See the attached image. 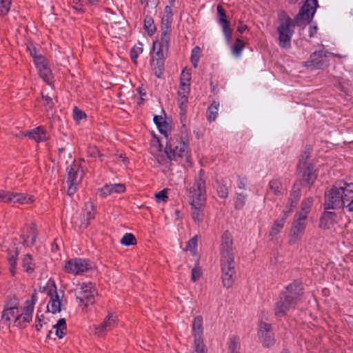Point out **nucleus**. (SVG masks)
Returning <instances> with one entry per match:
<instances>
[{
  "instance_id": "obj_34",
  "label": "nucleus",
  "mask_w": 353,
  "mask_h": 353,
  "mask_svg": "<svg viewBox=\"0 0 353 353\" xmlns=\"http://www.w3.org/2000/svg\"><path fill=\"white\" fill-rule=\"evenodd\" d=\"M245 43L240 39H236L235 42L233 44H231V52L232 54L236 57L239 58L242 52L244 49Z\"/></svg>"
},
{
  "instance_id": "obj_22",
  "label": "nucleus",
  "mask_w": 353,
  "mask_h": 353,
  "mask_svg": "<svg viewBox=\"0 0 353 353\" xmlns=\"http://www.w3.org/2000/svg\"><path fill=\"white\" fill-rule=\"evenodd\" d=\"M95 210L94 204L92 202H87L85 204L83 212L81 216L80 228L85 229L90 224L92 220L94 219Z\"/></svg>"
},
{
  "instance_id": "obj_23",
  "label": "nucleus",
  "mask_w": 353,
  "mask_h": 353,
  "mask_svg": "<svg viewBox=\"0 0 353 353\" xmlns=\"http://www.w3.org/2000/svg\"><path fill=\"white\" fill-rule=\"evenodd\" d=\"M336 218L335 212H324L319 220V228L323 230L330 229L336 223Z\"/></svg>"
},
{
  "instance_id": "obj_1",
  "label": "nucleus",
  "mask_w": 353,
  "mask_h": 353,
  "mask_svg": "<svg viewBox=\"0 0 353 353\" xmlns=\"http://www.w3.org/2000/svg\"><path fill=\"white\" fill-rule=\"evenodd\" d=\"M157 128L160 133L163 134L167 139L166 146L163 152L161 150L160 144L153 145L150 149V153L160 165L170 168L172 165V161H177L181 158L188 157L189 150L186 141L179 134L168 139V131L170 126L166 121Z\"/></svg>"
},
{
  "instance_id": "obj_13",
  "label": "nucleus",
  "mask_w": 353,
  "mask_h": 353,
  "mask_svg": "<svg viewBox=\"0 0 353 353\" xmlns=\"http://www.w3.org/2000/svg\"><path fill=\"white\" fill-rule=\"evenodd\" d=\"M192 333L194 336V350L192 353H206L205 346L203 339V318L196 316L192 323Z\"/></svg>"
},
{
  "instance_id": "obj_59",
  "label": "nucleus",
  "mask_w": 353,
  "mask_h": 353,
  "mask_svg": "<svg viewBox=\"0 0 353 353\" xmlns=\"http://www.w3.org/2000/svg\"><path fill=\"white\" fill-rule=\"evenodd\" d=\"M28 50L30 51V54L32 57L33 60L35 59V57H39L41 54L34 47H28Z\"/></svg>"
},
{
  "instance_id": "obj_63",
  "label": "nucleus",
  "mask_w": 353,
  "mask_h": 353,
  "mask_svg": "<svg viewBox=\"0 0 353 353\" xmlns=\"http://www.w3.org/2000/svg\"><path fill=\"white\" fill-rule=\"evenodd\" d=\"M56 332V335L59 338L62 339L65 334L66 330H62L61 328H54Z\"/></svg>"
},
{
  "instance_id": "obj_27",
  "label": "nucleus",
  "mask_w": 353,
  "mask_h": 353,
  "mask_svg": "<svg viewBox=\"0 0 353 353\" xmlns=\"http://www.w3.org/2000/svg\"><path fill=\"white\" fill-rule=\"evenodd\" d=\"M327 52L324 50H319L313 52L310 55V60L306 62V65L307 67H312L313 68L316 69L321 68L323 65L322 59L327 56Z\"/></svg>"
},
{
  "instance_id": "obj_7",
  "label": "nucleus",
  "mask_w": 353,
  "mask_h": 353,
  "mask_svg": "<svg viewBox=\"0 0 353 353\" xmlns=\"http://www.w3.org/2000/svg\"><path fill=\"white\" fill-rule=\"evenodd\" d=\"M279 45L281 48L288 49L291 46V40L294 34V24L292 19L285 12L279 14Z\"/></svg>"
},
{
  "instance_id": "obj_58",
  "label": "nucleus",
  "mask_w": 353,
  "mask_h": 353,
  "mask_svg": "<svg viewBox=\"0 0 353 353\" xmlns=\"http://www.w3.org/2000/svg\"><path fill=\"white\" fill-rule=\"evenodd\" d=\"M53 328H61L62 330H66L65 319L63 318L59 319L57 324L53 326Z\"/></svg>"
},
{
  "instance_id": "obj_44",
  "label": "nucleus",
  "mask_w": 353,
  "mask_h": 353,
  "mask_svg": "<svg viewBox=\"0 0 353 353\" xmlns=\"http://www.w3.org/2000/svg\"><path fill=\"white\" fill-rule=\"evenodd\" d=\"M200 52H201V49L198 46L194 47L192 50L191 62L194 68H197V66H198V63H199V57H200V55H199Z\"/></svg>"
},
{
  "instance_id": "obj_57",
  "label": "nucleus",
  "mask_w": 353,
  "mask_h": 353,
  "mask_svg": "<svg viewBox=\"0 0 353 353\" xmlns=\"http://www.w3.org/2000/svg\"><path fill=\"white\" fill-rule=\"evenodd\" d=\"M247 185V179L245 177L238 176L237 185L240 189H245Z\"/></svg>"
},
{
  "instance_id": "obj_21",
  "label": "nucleus",
  "mask_w": 353,
  "mask_h": 353,
  "mask_svg": "<svg viewBox=\"0 0 353 353\" xmlns=\"http://www.w3.org/2000/svg\"><path fill=\"white\" fill-rule=\"evenodd\" d=\"M117 325V317L113 313H108L104 321L99 325L95 326V332L98 335L113 329Z\"/></svg>"
},
{
  "instance_id": "obj_20",
  "label": "nucleus",
  "mask_w": 353,
  "mask_h": 353,
  "mask_svg": "<svg viewBox=\"0 0 353 353\" xmlns=\"http://www.w3.org/2000/svg\"><path fill=\"white\" fill-rule=\"evenodd\" d=\"M216 10L218 15L217 22L222 27L226 42L230 44L232 39V30L230 28V21L227 19L226 14L221 6H217Z\"/></svg>"
},
{
  "instance_id": "obj_17",
  "label": "nucleus",
  "mask_w": 353,
  "mask_h": 353,
  "mask_svg": "<svg viewBox=\"0 0 353 353\" xmlns=\"http://www.w3.org/2000/svg\"><path fill=\"white\" fill-rule=\"evenodd\" d=\"M173 6H166L164 8L163 15L161 17V26H160V30H161V37L160 39L161 40H164L166 41V40L170 41V37H171V27L172 23V7Z\"/></svg>"
},
{
  "instance_id": "obj_26",
  "label": "nucleus",
  "mask_w": 353,
  "mask_h": 353,
  "mask_svg": "<svg viewBox=\"0 0 353 353\" xmlns=\"http://www.w3.org/2000/svg\"><path fill=\"white\" fill-rule=\"evenodd\" d=\"M28 137L30 139H34L37 143L43 142L48 139V135L45 129L39 126L32 130L31 131L27 132L22 134V137Z\"/></svg>"
},
{
  "instance_id": "obj_8",
  "label": "nucleus",
  "mask_w": 353,
  "mask_h": 353,
  "mask_svg": "<svg viewBox=\"0 0 353 353\" xmlns=\"http://www.w3.org/2000/svg\"><path fill=\"white\" fill-rule=\"evenodd\" d=\"M205 172L200 170L198 176L192 186L187 189L188 196L190 199V203L205 202L206 201V190L205 181L204 179Z\"/></svg>"
},
{
  "instance_id": "obj_46",
  "label": "nucleus",
  "mask_w": 353,
  "mask_h": 353,
  "mask_svg": "<svg viewBox=\"0 0 353 353\" xmlns=\"http://www.w3.org/2000/svg\"><path fill=\"white\" fill-rule=\"evenodd\" d=\"M179 107L180 108V114L182 117H185L186 114V107L188 103V97H179Z\"/></svg>"
},
{
  "instance_id": "obj_64",
  "label": "nucleus",
  "mask_w": 353,
  "mask_h": 353,
  "mask_svg": "<svg viewBox=\"0 0 353 353\" xmlns=\"http://www.w3.org/2000/svg\"><path fill=\"white\" fill-rule=\"evenodd\" d=\"M73 3L74 4V8L76 10H82L83 5L80 0H73Z\"/></svg>"
},
{
  "instance_id": "obj_11",
  "label": "nucleus",
  "mask_w": 353,
  "mask_h": 353,
  "mask_svg": "<svg viewBox=\"0 0 353 353\" xmlns=\"http://www.w3.org/2000/svg\"><path fill=\"white\" fill-rule=\"evenodd\" d=\"M291 3H295L298 0H289ZM319 7L317 0H305V3L301 7L295 21L298 26L302 22L310 21Z\"/></svg>"
},
{
  "instance_id": "obj_60",
  "label": "nucleus",
  "mask_w": 353,
  "mask_h": 353,
  "mask_svg": "<svg viewBox=\"0 0 353 353\" xmlns=\"http://www.w3.org/2000/svg\"><path fill=\"white\" fill-rule=\"evenodd\" d=\"M190 80V74L188 72L185 73L183 71L181 75V83H183V82H186L187 83H188Z\"/></svg>"
},
{
  "instance_id": "obj_18",
  "label": "nucleus",
  "mask_w": 353,
  "mask_h": 353,
  "mask_svg": "<svg viewBox=\"0 0 353 353\" xmlns=\"http://www.w3.org/2000/svg\"><path fill=\"white\" fill-rule=\"evenodd\" d=\"M298 173L302 181L307 185H312L316 179L314 167L307 161L301 162L297 165Z\"/></svg>"
},
{
  "instance_id": "obj_2",
  "label": "nucleus",
  "mask_w": 353,
  "mask_h": 353,
  "mask_svg": "<svg viewBox=\"0 0 353 353\" xmlns=\"http://www.w3.org/2000/svg\"><path fill=\"white\" fill-rule=\"evenodd\" d=\"M232 244L231 234L228 231L225 232L221 236L220 252L222 281L227 288L232 286L236 274Z\"/></svg>"
},
{
  "instance_id": "obj_47",
  "label": "nucleus",
  "mask_w": 353,
  "mask_h": 353,
  "mask_svg": "<svg viewBox=\"0 0 353 353\" xmlns=\"http://www.w3.org/2000/svg\"><path fill=\"white\" fill-rule=\"evenodd\" d=\"M190 93V84L186 82H183V83H180V88L178 91V94L179 97H188Z\"/></svg>"
},
{
  "instance_id": "obj_50",
  "label": "nucleus",
  "mask_w": 353,
  "mask_h": 353,
  "mask_svg": "<svg viewBox=\"0 0 353 353\" xmlns=\"http://www.w3.org/2000/svg\"><path fill=\"white\" fill-rule=\"evenodd\" d=\"M86 117V114L84 112L79 109L77 107H74L73 109V118L75 121H79L80 120Z\"/></svg>"
},
{
  "instance_id": "obj_14",
  "label": "nucleus",
  "mask_w": 353,
  "mask_h": 353,
  "mask_svg": "<svg viewBox=\"0 0 353 353\" xmlns=\"http://www.w3.org/2000/svg\"><path fill=\"white\" fill-rule=\"evenodd\" d=\"M34 201V196L32 195L0 189V201L26 205L32 203Z\"/></svg>"
},
{
  "instance_id": "obj_28",
  "label": "nucleus",
  "mask_w": 353,
  "mask_h": 353,
  "mask_svg": "<svg viewBox=\"0 0 353 353\" xmlns=\"http://www.w3.org/2000/svg\"><path fill=\"white\" fill-rule=\"evenodd\" d=\"M21 264L23 271L28 274H32L36 268V264L30 254H24L21 257Z\"/></svg>"
},
{
  "instance_id": "obj_32",
  "label": "nucleus",
  "mask_w": 353,
  "mask_h": 353,
  "mask_svg": "<svg viewBox=\"0 0 353 353\" xmlns=\"http://www.w3.org/2000/svg\"><path fill=\"white\" fill-rule=\"evenodd\" d=\"M19 252L17 249H13L12 251L9 250L8 254V260L10 264V272L12 276H14L17 270V259Z\"/></svg>"
},
{
  "instance_id": "obj_49",
  "label": "nucleus",
  "mask_w": 353,
  "mask_h": 353,
  "mask_svg": "<svg viewBox=\"0 0 353 353\" xmlns=\"http://www.w3.org/2000/svg\"><path fill=\"white\" fill-rule=\"evenodd\" d=\"M88 154L92 157H99L101 161H103L102 157L103 155L100 154L99 149L95 146H90L88 148Z\"/></svg>"
},
{
  "instance_id": "obj_24",
  "label": "nucleus",
  "mask_w": 353,
  "mask_h": 353,
  "mask_svg": "<svg viewBox=\"0 0 353 353\" xmlns=\"http://www.w3.org/2000/svg\"><path fill=\"white\" fill-rule=\"evenodd\" d=\"M125 187L123 183L107 184L99 189L101 196L105 197L113 193H122L125 191Z\"/></svg>"
},
{
  "instance_id": "obj_9",
  "label": "nucleus",
  "mask_w": 353,
  "mask_h": 353,
  "mask_svg": "<svg viewBox=\"0 0 353 353\" xmlns=\"http://www.w3.org/2000/svg\"><path fill=\"white\" fill-rule=\"evenodd\" d=\"M76 299L81 305L88 307L93 305L97 292L92 283H81L76 285L73 290Z\"/></svg>"
},
{
  "instance_id": "obj_25",
  "label": "nucleus",
  "mask_w": 353,
  "mask_h": 353,
  "mask_svg": "<svg viewBox=\"0 0 353 353\" xmlns=\"http://www.w3.org/2000/svg\"><path fill=\"white\" fill-rule=\"evenodd\" d=\"M205 202L191 203V214L194 223L200 225L203 220V211Z\"/></svg>"
},
{
  "instance_id": "obj_5",
  "label": "nucleus",
  "mask_w": 353,
  "mask_h": 353,
  "mask_svg": "<svg viewBox=\"0 0 353 353\" xmlns=\"http://www.w3.org/2000/svg\"><path fill=\"white\" fill-rule=\"evenodd\" d=\"M27 311L25 308L19 307L17 299L12 303H6V306L1 313V323L10 327L12 323L14 326L19 327H24L27 323L32 321V317L27 318Z\"/></svg>"
},
{
  "instance_id": "obj_10",
  "label": "nucleus",
  "mask_w": 353,
  "mask_h": 353,
  "mask_svg": "<svg viewBox=\"0 0 353 353\" xmlns=\"http://www.w3.org/2000/svg\"><path fill=\"white\" fill-rule=\"evenodd\" d=\"M41 292H46L50 296V301L48 304V310L53 314H56L61 311V305L62 297H61L57 291V287L53 280L49 279L46 287L42 289L40 288Z\"/></svg>"
},
{
  "instance_id": "obj_48",
  "label": "nucleus",
  "mask_w": 353,
  "mask_h": 353,
  "mask_svg": "<svg viewBox=\"0 0 353 353\" xmlns=\"http://www.w3.org/2000/svg\"><path fill=\"white\" fill-rule=\"evenodd\" d=\"M41 101L47 110H51L54 106V103L52 98L48 95H41Z\"/></svg>"
},
{
  "instance_id": "obj_45",
  "label": "nucleus",
  "mask_w": 353,
  "mask_h": 353,
  "mask_svg": "<svg viewBox=\"0 0 353 353\" xmlns=\"http://www.w3.org/2000/svg\"><path fill=\"white\" fill-rule=\"evenodd\" d=\"M143 52L141 43L139 46H134L130 50V57L134 63H137V59L140 54Z\"/></svg>"
},
{
  "instance_id": "obj_37",
  "label": "nucleus",
  "mask_w": 353,
  "mask_h": 353,
  "mask_svg": "<svg viewBox=\"0 0 353 353\" xmlns=\"http://www.w3.org/2000/svg\"><path fill=\"white\" fill-rule=\"evenodd\" d=\"M143 27L144 30L149 35H152L156 32L154 20L151 16L147 15L145 17L143 20Z\"/></svg>"
},
{
  "instance_id": "obj_54",
  "label": "nucleus",
  "mask_w": 353,
  "mask_h": 353,
  "mask_svg": "<svg viewBox=\"0 0 353 353\" xmlns=\"http://www.w3.org/2000/svg\"><path fill=\"white\" fill-rule=\"evenodd\" d=\"M155 197L158 202L165 201L167 199V190L163 189L155 194Z\"/></svg>"
},
{
  "instance_id": "obj_6",
  "label": "nucleus",
  "mask_w": 353,
  "mask_h": 353,
  "mask_svg": "<svg viewBox=\"0 0 353 353\" xmlns=\"http://www.w3.org/2000/svg\"><path fill=\"white\" fill-rule=\"evenodd\" d=\"M170 41L157 39L153 43L150 65L155 76L160 78L164 71V63L168 56Z\"/></svg>"
},
{
  "instance_id": "obj_41",
  "label": "nucleus",
  "mask_w": 353,
  "mask_h": 353,
  "mask_svg": "<svg viewBox=\"0 0 353 353\" xmlns=\"http://www.w3.org/2000/svg\"><path fill=\"white\" fill-rule=\"evenodd\" d=\"M121 243L125 246L135 245L137 239L135 236L131 233H125L120 241Z\"/></svg>"
},
{
  "instance_id": "obj_29",
  "label": "nucleus",
  "mask_w": 353,
  "mask_h": 353,
  "mask_svg": "<svg viewBox=\"0 0 353 353\" xmlns=\"http://www.w3.org/2000/svg\"><path fill=\"white\" fill-rule=\"evenodd\" d=\"M268 188L270 192L277 196H281L285 192V189L279 179H272L269 182Z\"/></svg>"
},
{
  "instance_id": "obj_39",
  "label": "nucleus",
  "mask_w": 353,
  "mask_h": 353,
  "mask_svg": "<svg viewBox=\"0 0 353 353\" xmlns=\"http://www.w3.org/2000/svg\"><path fill=\"white\" fill-rule=\"evenodd\" d=\"M228 344L229 353H239L240 340L238 337H231Z\"/></svg>"
},
{
  "instance_id": "obj_19",
  "label": "nucleus",
  "mask_w": 353,
  "mask_h": 353,
  "mask_svg": "<svg viewBox=\"0 0 353 353\" xmlns=\"http://www.w3.org/2000/svg\"><path fill=\"white\" fill-rule=\"evenodd\" d=\"M258 336L265 347H270L274 343V333L271 325L265 322H261L259 327Z\"/></svg>"
},
{
  "instance_id": "obj_40",
  "label": "nucleus",
  "mask_w": 353,
  "mask_h": 353,
  "mask_svg": "<svg viewBox=\"0 0 353 353\" xmlns=\"http://www.w3.org/2000/svg\"><path fill=\"white\" fill-rule=\"evenodd\" d=\"M29 233V235L26 236L25 234H23L22 236L23 238L24 243L27 246H32L34 244L35 239L37 238V234L35 230L33 228H30Z\"/></svg>"
},
{
  "instance_id": "obj_61",
  "label": "nucleus",
  "mask_w": 353,
  "mask_h": 353,
  "mask_svg": "<svg viewBox=\"0 0 353 353\" xmlns=\"http://www.w3.org/2000/svg\"><path fill=\"white\" fill-rule=\"evenodd\" d=\"M247 29H248V26L245 24H244L241 21H239V26H238V28H237V31L240 34H242Z\"/></svg>"
},
{
  "instance_id": "obj_31",
  "label": "nucleus",
  "mask_w": 353,
  "mask_h": 353,
  "mask_svg": "<svg viewBox=\"0 0 353 353\" xmlns=\"http://www.w3.org/2000/svg\"><path fill=\"white\" fill-rule=\"evenodd\" d=\"M285 221V216H283L276 219L270 228V230L269 232V236H274L279 234L283 228Z\"/></svg>"
},
{
  "instance_id": "obj_15",
  "label": "nucleus",
  "mask_w": 353,
  "mask_h": 353,
  "mask_svg": "<svg viewBox=\"0 0 353 353\" xmlns=\"http://www.w3.org/2000/svg\"><path fill=\"white\" fill-rule=\"evenodd\" d=\"M307 219L294 215L289 234V244L294 245L301 240L305 233Z\"/></svg>"
},
{
  "instance_id": "obj_62",
  "label": "nucleus",
  "mask_w": 353,
  "mask_h": 353,
  "mask_svg": "<svg viewBox=\"0 0 353 353\" xmlns=\"http://www.w3.org/2000/svg\"><path fill=\"white\" fill-rule=\"evenodd\" d=\"M154 123L157 125V126L158 127L159 125H160L161 123H164L165 121H164L163 118L161 116H157V115H155L154 117Z\"/></svg>"
},
{
  "instance_id": "obj_35",
  "label": "nucleus",
  "mask_w": 353,
  "mask_h": 353,
  "mask_svg": "<svg viewBox=\"0 0 353 353\" xmlns=\"http://www.w3.org/2000/svg\"><path fill=\"white\" fill-rule=\"evenodd\" d=\"M39 76L48 84H50L52 79V74L48 65H45L37 69Z\"/></svg>"
},
{
  "instance_id": "obj_42",
  "label": "nucleus",
  "mask_w": 353,
  "mask_h": 353,
  "mask_svg": "<svg viewBox=\"0 0 353 353\" xmlns=\"http://www.w3.org/2000/svg\"><path fill=\"white\" fill-rule=\"evenodd\" d=\"M246 199L247 195L241 193L237 194L234 201V208L236 210L242 209L245 204Z\"/></svg>"
},
{
  "instance_id": "obj_12",
  "label": "nucleus",
  "mask_w": 353,
  "mask_h": 353,
  "mask_svg": "<svg viewBox=\"0 0 353 353\" xmlns=\"http://www.w3.org/2000/svg\"><path fill=\"white\" fill-rule=\"evenodd\" d=\"M68 177V194L73 195L77 191V187L83 178V170L77 163H72L66 169Z\"/></svg>"
},
{
  "instance_id": "obj_33",
  "label": "nucleus",
  "mask_w": 353,
  "mask_h": 353,
  "mask_svg": "<svg viewBox=\"0 0 353 353\" xmlns=\"http://www.w3.org/2000/svg\"><path fill=\"white\" fill-rule=\"evenodd\" d=\"M219 105V102L214 101L208 107L207 110V119L209 122H213L216 120L218 116Z\"/></svg>"
},
{
  "instance_id": "obj_51",
  "label": "nucleus",
  "mask_w": 353,
  "mask_h": 353,
  "mask_svg": "<svg viewBox=\"0 0 353 353\" xmlns=\"http://www.w3.org/2000/svg\"><path fill=\"white\" fill-rule=\"evenodd\" d=\"M33 61L36 65L37 69H38L41 67H43L45 65H48L47 62H46V59L41 54H40L39 57H35V59Z\"/></svg>"
},
{
  "instance_id": "obj_4",
  "label": "nucleus",
  "mask_w": 353,
  "mask_h": 353,
  "mask_svg": "<svg viewBox=\"0 0 353 353\" xmlns=\"http://www.w3.org/2000/svg\"><path fill=\"white\" fill-rule=\"evenodd\" d=\"M303 290L302 283L299 281H294L289 284L276 303L275 315L279 317L283 316L290 310L294 309L301 299Z\"/></svg>"
},
{
  "instance_id": "obj_38",
  "label": "nucleus",
  "mask_w": 353,
  "mask_h": 353,
  "mask_svg": "<svg viewBox=\"0 0 353 353\" xmlns=\"http://www.w3.org/2000/svg\"><path fill=\"white\" fill-rule=\"evenodd\" d=\"M301 196V189L299 186L294 185L290 192L289 203L290 207L293 208L296 205Z\"/></svg>"
},
{
  "instance_id": "obj_52",
  "label": "nucleus",
  "mask_w": 353,
  "mask_h": 353,
  "mask_svg": "<svg viewBox=\"0 0 353 353\" xmlns=\"http://www.w3.org/2000/svg\"><path fill=\"white\" fill-rule=\"evenodd\" d=\"M311 150H312V148L310 145H307L305 147V150L303 151V152L300 156V159H299V163L304 162L305 161H307V159L310 157V154Z\"/></svg>"
},
{
  "instance_id": "obj_16",
  "label": "nucleus",
  "mask_w": 353,
  "mask_h": 353,
  "mask_svg": "<svg viewBox=\"0 0 353 353\" xmlns=\"http://www.w3.org/2000/svg\"><path fill=\"white\" fill-rule=\"evenodd\" d=\"M64 268L68 273L80 274L91 270L92 263L88 259L74 258L65 262Z\"/></svg>"
},
{
  "instance_id": "obj_53",
  "label": "nucleus",
  "mask_w": 353,
  "mask_h": 353,
  "mask_svg": "<svg viewBox=\"0 0 353 353\" xmlns=\"http://www.w3.org/2000/svg\"><path fill=\"white\" fill-rule=\"evenodd\" d=\"M219 196L221 198L225 199L228 196V190L225 185H221L218 187L217 189Z\"/></svg>"
},
{
  "instance_id": "obj_43",
  "label": "nucleus",
  "mask_w": 353,
  "mask_h": 353,
  "mask_svg": "<svg viewBox=\"0 0 353 353\" xmlns=\"http://www.w3.org/2000/svg\"><path fill=\"white\" fill-rule=\"evenodd\" d=\"M12 0H0V15H6L11 7Z\"/></svg>"
},
{
  "instance_id": "obj_3",
  "label": "nucleus",
  "mask_w": 353,
  "mask_h": 353,
  "mask_svg": "<svg viewBox=\"0 0 353 353\" xmlns=\"http://www.w3.org/2000/svg\"><path fill=\"white\" fill-rule=\"evenodd\" d=\"M353 198V183L343 180L337 181L325 193L324 208L326 210L341 209L345 203Z\"/></svg>"
},
{
  "instance_id": "obj_55",
  "label": "nucleus",
  "mask_w": 353,
  "mask_h": 353,
  "mask_svg": "<svg viewBox=\"0 0 353 353\" xmlns=\"http://www.w3.org/2000/svg\"><path fill=\"white\" fill-rule=\"evenodd\" d=\"M201 275V272L200 270L197 268H194L192 270V276H191V280L194 282H196L199 280Z\"/></svg>"
},
{
  "instance_id": "obj_56",
  "label": "nucleus",
  "mask_w": 353,
  "mask_h": 353,
  "mask_svg": "<svg viewBox=\"0 0 353 353\" xmlns=\"http://www.w3.org/2000/svg\"><path fill=\"white\" fill-rule=\"evenodd\" d=\"M197 245V236H193L188 243L187 247L190 250H194Z\"/></svg>"
},
{
  "instance_id": "obj_30",
  "label": "nucleus",
  "mask_w": 353,
  "mask_h": 353,
  "mask_svg": "<svg viewBox=\"0 0 353 353\" xmlns=\"http://www.w3.org/2000/svg\"><path fill=\"white\" fill-rule=\"evenodd\" d=\"M313 204V199L309 197L304 199L301 204V210L296 212L294 215H299L301 218L307 219L309 213L311 211V208Z\"/></svg>"
},
{
  "instance_id": "obj_36",
  "label": "nucleus",
  "mask_w": 353,
  "mask_h": 353,
  "mask_svg": "<svg viewBox=\"0 0 353 353\" xmlns=\"http://www.w3.org/2000/svg\"><path fill=\"white\" fill-rule=\"evenodd\" d=\"M37 301V292L36 290H34V292L32 294L30 300H27L26 301V305L23 307L28 312V314L26 315L27 318H29V316H31L32 318L34 305L36 303Z\"/></svg>"
}]
</instances>
